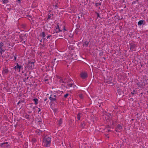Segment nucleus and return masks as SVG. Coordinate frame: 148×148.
I'll return each mask as SVG.
<instances>
[{"instance_id":"4468645a","label":"nucleus","mask_w":148,"mask_h":148,"mask_svg":"<svg viewBox=\"0 0 148 148\" xmlns=\"http://www.w3.org/2000/svg\"><path fill=\"white\" fill-rule=\"evenodd\" d=\"M8 69H4L3 71V73L4 74H7L8 73Z\"/></svg>"},{"instance_id":"2f4dec72","label":"nucleus","mask_w":148,"mask_h":148,"mask_svg":"<svg viewBox=\"0 0 148 148\" xmlns=\"http://www.w3.org/2000/svg\"><path fill=\"white\" fill-rule=\"evenodd\" d=\"M79 96L81 99H83V96L82 94H79Z\"/></svg>"},{"instance_id":"4c0bfd02","label":"nucleus","mask_w":148,"mask_h":148,"mask_svg":"<svg viewBox=\"0 0 148 148\" xmlns=\"http://www.w3.org/2000/svg\"><path fill=\"white\" fill-rule=\"evenodd\" d=\"M14 69H18V68L17 67V65L15 66L14 67Z\"/></svg>"},{"instance_id":"39448f33","label":"nucleus","mask_w":148,"mask_h":148,"mask_svg":"<svg viewBox=\"0 0 148 148\" xmlns=\"http://www.w3.org/2000/svg\"><path fill=\"white\" fill-rule=\"evenodd\" d=\"M106 116L105 117L107 121H110L111 120L112 117L111 114L108 113L107 114H106Z\"/></svg>"},{"instance_id":"13d9d810","label":"nucleus","mask_w":148,"mask_h":148,"mask_svg":"<svg viewBox=\"0 0 148 148\" xmlns=\"http://www.w3.org/2000/svg\"><path fill=\"white\" fill-rule=\"evenodd\" d=\"M56 111V110H55V111H54V112H55Z\"/></svg>"},{"instance_id":"ddd939ff","label":"nucleus","mask_w":148,"mask_h":148,"mask_svg":"<svg viewBox=\"0 0 148 148\" xmlns=\"http://www.w3.org/2000/svg\"><path fill=\"white\" fill-rule=\"evenodd\" d=\"M89 42L88 41H85L84 42L83 46L84 47H88Z\"/></svg>"},{"instance_id":"864d4df0","label":"nucleus","mask_w":148,"mask_h":148,"mask_svg":"<svg viewBox=\"0 0 148 148\" xmlns=\"http://www.w3.org/2000/svg\"><path fill=\"white\" fill-rule=\"evenodd\" d=\"M35 108V107H33V109H34Z\"/></svg>"},{"instance_id":"a878e982","label":"nucleus","mask_w":148,"mask_h":148,"mask_svg":"<svg viewBox=\"0 0 148 148\" xmlns=\"http://www.w3.org/2000/svg\"><path fill=\"white\" fill-rule=\"evenodd\" d=\"M101 3H95V5L96 6H97L98 5H101Z\"/></svg>"},{"instance_id":"bb28decb","label":"nucleus","mask_w":148,"mask_h":148,"mask_svg":"<svg viewBox=\"0 0 148 148\" xmlns=\"http://www.w3.org/2000/svg\"><path fill=\"white\" fill-rule=\"evenodd\" d=\"M23 102H24V101L23 100H20L19 102H18V103H17V104L18 105L20 103H22Z\"/></svg>"},{"instance_id":"9d476101","label":"nucleus","mask_w":148,"mask_h":148,"mask_svg":"<svg viewBox=\"0 0 148 148\" xmlns=\"http://www.w3.org/2000/svg\"><path fill=\"white\" fill-rule=\"evenodd\" d=\"M25 36L26 34L25 35L21 34V36H20V38L21 41L24 40V38L25 37Z\"/></svg>"},{"instance_id":"8fccbe9b","label":"nucleus","mask_w":148,"mask_h":148,"mask_svg":"<svg viewBox=\"0 0 148 148\" xmlns=\"http://www.w3.org/2000/svg\"><path fill=\"white\" fill-rule=\"evenodd\" d=\"M42 46H43V47H45V45L44 44L43 45H42Z\"/></svg>"},{"instance_id":"393cba45","label":"nucleus","mask_w":148,"mask_h":148,"mask_svg":"<svg viewBox=\"0 0 148 148\" xmlns=\"http://www.w3.org/2000/svg\"><path fill=\"white\" fill-rule=\"evenodd\" d=\"M3 3L4 4H7L8 2V0H2Z\"/></svg>"},{"instance_id":"603ef678","label":"nucleus","mask_w":148,"mask_h":148,"mask_svg":"<svg viewBox=\"0 0 148 148\" xmlns=\"http://www.w3.org/2000/svg\"><path fill=\"white\" fill-rule=\"evenodd\" d=\"M22 43H25V41H23V42H22Z\"/></svg>"},{"instance_id":"4be33fe9","label":"nucleus","mask_w":148,"mask_h":148,"mask_svg":"<svg viewBox=\"0 0 148 148\" xmlns=\"http://www.w3.org/2000/svg\"><path fill=\"white\" fill-rule=\"evenodd\" d=\"M3 44L2 42H1L0 44V49H1V51L2 50V47H3Z\"/></svg>"},{"instance_id":"c756f323","label":"nucleus","mask_w":148,"mask_h":148,"mask_svg":"<svg viewBox=\"0 0 148 148\" xmlns=\"http://www.w3.org/2000/svg\"><path fill=\"white\" fill-rule=\"evenodd\" d=\"M69 95V94L68 93H66L64 95V98H66Z\"/></svg>"},{"instance_id":"bf43d9fd","label":"nucleus","mask_w":148,"mask_h":148,"mask_svg":"<svg viewBox=\"0 0 148 148\" xmlns=\"http://www.w3.org/2000/svg\"><path fill=\"white\" fill-rule=\"evenodd\" d=\"M56 111V110H55V111H54V112H55Z\"/></svg>"},{"instance_id":"f03ea898","label":"nucleus","mask_w":148,"mask_h":148,"mask_svg":"<svg viewBox=\"0 0 148 148\" xmlns=\"http://www.w3.org/2000/svg\"><path fill=\"white\" fill-rule=\"evenodd\" d=\"M8 142H5L0 144V147L1 148H10V146L8 144Z\"/></svg>"},{"instance_id":"de8ad7c7","label":"nucleus","mask_w":148,"mask_h":148,"mask_svg":"<svg viewBox=\"0 0 148 148\" xmlns=\"http://www.w3.org/2000/svg\"><path fill=\"white\" fill-rule=\"evenodd\" d=\"M18 1H19V2H20L21 1H20V0H18Z\"/></svg>"},{"instance_id":"a18cd8bd","label":"nucleus","mask_w":148,"mask_h":148,"mask_svg":"<svg viewBox=\"0 0 148 148\" xmlns=\"http://www.w3.org/2000/svg\"><path fill=\"white\" fill-rule=\"evenodd\" d=\"M40 41L41 42H42V39L41 40H40Z\"/></svg>"},{"instance_id":"79ce46f5","label":"nucleus","mask_w":148,"mask_h":148,"mask_svg":"<svg viewBox=\"0 0 148 148\" xmlns=\"http://www.w3.org/2000/svg\"><path fill=\"white\" fill-rule=\"evenodd\" d=\"M47 99L46 98L45 99H44V101H46V100H47Z\"/></svg>"},{"instance_id":"ea45409f","label":"nucleus","mask_w":148,"mask_h":148,"mask_svg":"<svg viewBox=\"0 0 148 148\" xmlns=\"http://www.w3.org/2000/svg\"><path fill=\"white\" fill-rule=\"evenodd\" d=\"M38 112H39L40 111L41 109L40 108H38Z\"/></svg>"},{"instance_id":"5701e85b","label":"nucleus","mask_w":148,"mask_h":148,"mask_svg":"<svg viewBox=\"0 0 148 148\" xmlns=\"http://www.w3.org/2000/svg\"><path fill=\"white\" fill-rule=\"evenodd\" d=\"M16 65H17V67L18 68V69H19V70H20V69L21 68L22 66H20L18 63H16Z\"/></svg>"},{"instance_id":"aec40b11","label":"nucleus","mask_w":148,"mask_h":148,"mask_svg":"<svg viewBox=\"0 0 148 148\" xmlns=\"http://www.w3.org/2000/svg\"><path fill=\"white\" fill-rule=\"evenodd\" d=\"M62 124V121L61 119H60L58 121V124L59 125H60Z\"/></svg>"},{"instance_id":"58836bf2","label":"nucleus","mask_w":148,"mask_h":148,"mask_svg":"<svg viewBox=\"0 0 148 148\" xmlns=\"http://www.w3.org/2000/svg\"><path fill=\"white\" fill-rule=\"evenodd\" d=\"M16 57L15 56H14V60H16Z\"/></svg>"},{"instance_id":"f257e3e1","label":"nucleus","mask_w":148,"mask_h":148,"mask_svg":"<svg viewBox=\"0 0 148 148\" xmlns=\"http://www.w3.org/2000/svg\"><path fill=\"white\" fill-rule=\"evenodd\" d=\"M51 138L49 136H46L43 140V145L44 146L48 147L50 146L51 143Z\"/></svg>"},{"instance_id":"f8f14e48","label":"nucleus","mask_w":148,"mask_h":148,"mask_svg":"<svg viewBox=\"0 0 148 148\" xmlns=\"http://www.w3.org/2000/svg\"><path fill=\"white\" fill-rule=\"evenodd\" d=\"M61 31L59 29V25H58L57 26L56 28V33H58V32H61Z\"/></svg>"},{"instance_id":"f704fd0d","label":"nucleus","mask_w":148,"mask_h":148,"mask_svg":"<svg viewBox=\"0 0 148 148\" xmlns=\"http://www.w3.org/2000/svg\"><path fill=\"white\" fill-rule=\"evenodd\" d=\"M105 136L106 138H109V136H108V134H105Z\"/></svg>"},{"instance_id":"cd10ccee","label":"nucleus","mask_w":148,"mask_h":148,"mask_svg":"<svg viewBox=\"0 0 148 148\" xmlns=\"http://www.w3.org/2000/svg\"><path fill=\"white\" fill-rule=\"evenodd\" d=\"M25 117L27 119H29V115L26 114L25 115Z\"/></svg>"},{"instance_id":"423d86ee","label":"nucleus","mask_w":148,"mask_h":148,"mask_svg":"<svg viewBox=\"0 0 148 148\" xmlns=\"http://www.w3.org/2000/svg\"><path fill=\"white\" fill-rule=\"evenodd\" d=\"M122 129V126L120 124H118L117 127L115 128V131H116V132H119Z\"/></svg>"},{"instance_id":"4d7b16f0","label":"nucleus","mask_w":148,"mask_h":148,"mask_svg":"<svg viewBox=\"0 0 148 148\" xmlns=\"http://www.w3.org/2000/svg\"><path fill=\"white\" fill-rule=\"evenodd\" d=\"M56 59H54V60H56Z\"/></svg>"},{"instance_id":"5fc2aeb1","label":"nucleus","mask_w":148,"mask_h":148,"mask_svg":"<svg viewBox=\"0 0 148 148\" xmlns=\"http://www.w3.org/2000/svg\"><path fill=\"white\" fill-rule=\"evenodd\" d=\"M137 84L138 85V86H139V84Z\"/></svg>"},{"instance_id":"c03bdc74","label":"nucleus","mask_w":148,"mask_h":148,"mask_svg":"<svg viewBox=\"0 0 148 148\" xmlns=\"http://www.w3.org/2000/svg\"><path fill=\"white\" fill-rule=\"evenodd\" d=\"M99 14L98 13L97 14V16L98 17H99Z\"/></svg>"},{"instance_id":"b1692460","label":"nucleus","mask_w":148,"mask_h":148,"mask_svg":"<svg viewBox=\"0 0 148 148\" xmlns=\"http://www.w3.org/2000/svg\"><path fill=\"white\" fill-rule=\"evenodd\" d=\"M73 84H73H67L66 86L68 87H72V85Z\"/></svg>"},{"instance_id":"49530a36","label":"nucleus","mask_w":148,"mask_h":148,"mask_svg":"<svg viewBox=\"0 0 148 148\" xmlns=\"http://www.w3.org/2000/svg\"><path fill=\"white\" fill-rule=\"evenodd\" d=\"M59 77H60L59 76H57V78L59 79Z\"/></svg>"},{"instance_id":"e433bc0d","label":"nucleus","mask_w":148,"mask_h":148,"mask_svg":"<svg viewBox=\"0 0 148 148\" xmlns=\"http://www.w3.org/2000/svg\"><path fill=\"white\" fill-rule=\"evenodd\" d=\"M51 35H49V36H48L47 37V39H48L50 37H51Z\"/></svg>"},{"instance_id":"7c9ffc66","label":"nucleus","mask_w":148,"mask_h":148,"mask_svg":"<svg viewBox=\"0 0 148 148\" xmlns=\"http://www.w3.org/2000/svg\"><path fill=\"white\" fill-rule=\"evenodd\" d=\"M5 50V49H2V50L1 51V49H0V53H1V54L2 55V51H4Z\"/></svg>"},{"instance_id":"c85d7f7f","label":"nucleus","mask_w":148,"mask_h":148,"mask_svg":"<svg viewBox=\"0 0 148 148\" xmlns=\"http://www.w3.org/2000/svg\"><path fill=\"white\" fill-rule=\"evenodd\" d=\"M82 17V15L81 14H78V18L79 19H80V18L81 17Z\"/></svg>"},{"instance_id":"a19ab883","label":"nucleus","mask_w":148,"mask_h":148,"mask_svg":"<svg viewBox=\"0 0 148 148\" xmlns=\"http://www.w3.org/2000/svg\"><path fill=\"white\" fill-rule=\"evenodd\" d=\"M136 3V2L135 1H134V2H133L132 3V4H133L134 3Z\"/></svg>"},{"instance_id":"dca6fc26","label":"nucleus","mask_w":148,"mask_h":148,"mask_svg":"<svg viewBox=\"0 0 148 148\" xmlns=\"http://www.w3.org/2000/svg\"><path fill=\"white\" fill-rule=\"evenodd\" d=\"M81 114L80 113H79L77 114V120L78 121L80 119Z\"/></svg>"},{"instance_id":"3c124183","label":"nucleus","mask_w":148,"mask_h":148,"mask_svg":"<svg viewBox=\"0 0 148 148\" xmlns=\"http://www.w3.org/2000/svg\"><path fill=\"white\" fill-rule=\"evenodd\" d=\"M38 122H41V121H38Z\"/></svg>"},{"instance_id":"09e8293b","label":"nucleus","mask_w":148,"mask_h":148,"mask_svg":"<svg viewBox=\"0 0 148 148\" xmlns=\"http://www.w3.org/2000/svg\"><path fill=\"white\" fill-rule=\"evenodd\" d=\"M55 6V7H57V5H56Z\"/></svg>"},{"instance_id":"a211bd4d","label":"nucleus","mask_w":148,"mask_h":148,"mask_svg":"<svg viewBox=\"0 0 148 148\" xmlns=\"http://www.w3.org/2000/svg\"><path fill=\"white\" fill-rule=\"evenodd\" d=\"M59 79H60L59 82L60 83H63L64 82L63 81V78L62 77H59Z\"/></svg>"},{"instance_id":"7ed1b4c3","label":"nucleus","mask_w":148,"mask_h":148,"mask_svg":"<svg viewBox=\"0 0 148 148\" xmlns=\"http://www.w3.org/2000/svg\"><path fill=\"white\" fill-rule=\"evenodd\" d=\"M35 62L34 60V62H31L30 61H28V64H27V66L29 69H32V67L34 66V64Z\"/></svg>"},{"instance_id":"9b49d317","label":"nucleus","mask_w":148,"mask_h":148,"mask_svg":"<svg viewBox=\"0 0 148 148\" xmlns=\"http://www.w3.org/2000/svg\"><path fill=\"white\" fill-rule=\"evenodd\" d=\"M85 125L86 124L84 123V122H81V125H80V127H82V129H84Z\"/></svg>"},{"instance_id":"f3484780","label":"nucleus","mask_w":148,"mask_h":148,"mask_svg":"<svg viewBox=\"0 0 148 148\" xmlns=\"http://www.w3.org/2000/svg\"><path fill=\"white\" fill-rule=\"evenodd\" d=\"M33 100L35 102V105H36L38 103V100L37 99L35 98L33 99Z\"/></svg>"},{"instance_id":"c9c22d12","label":"nucleus","mask_w":148,"mask_h":148,"mask_svg":"<svg viewBox=\"0 0 148 148\" xmlns=\"http://www.w3.org/2000/svg\"><path fill=\"white\" fill-rule=\"evenodd\" d=\"M28 78H29V77H27V78H25L24 79V81L25 82L27 79H28Z\"/></svg>"},{"instance_id":"6e6552de","label":"nucleus","mask_w":148,"mask_h":148,"mask_svg":"<svg viewBox=\"0 0 148 148\" xmlns=\"http://www.w3.org/2000/svg\"><path fill=\"white\" fill-rule=\"evenodd\" d=\"M136 45L133 43H131L130 44V48L131 50L135 51Z\"/></svg>"},{"instance_id":"20e7f679","label":"nucleus","mask_w":148,"mask_h":148,"mask_svg":"<svg viewBox=\"0 0 148 148\" xmlns=\"http://www.w3.org/2000/svg\"><path fill=\"white\" fill-rule=\"evenodd\" d=\"M56 96L54 94H51L49 98L52 102L56 101Z\"/></svg>"},{"instance_id":"72a5a7b5","label":"nucleus","mask_w":148,"mask_h":148,"mask_svg":"<svg viewBox=\"0 0 148 148\" xmlns=\"http://www.w3.org/2000/svg\"><path fill=\"white\" fill-rule=\"evenodd\" d=\"M36 140L35 138H33L32 139V142H33V143H34L36 142Z\"/></svg>"},{"instance_id":"0eeeda50","label":"nucleus","mask_w":148,"mask_h":148,"mask_svg":"<svg viewBox=\"0 0 148 148\" xmlns=\"http://www.w3.org/2000/svg\"><path fill=\"white\" fill-rule=\"evenodd\" d=\"M81 77L83 79H85L87 77V73L85 72H82L80 74Z\"/></svg>"},{"instance_id":"2eb2a0df","label":"nucleus","mask_w":148,"mask_h":148,"mask_svg":"<svg viewBox=\"0 0 148 148\" xmlns=\"http://www.w3.org/2000/svg\"><path fill=\"white\" fill-rule=\"evenodd\" d=\"M144 21L143 20H140L139 21L138 23V25H140L142 24L143 23Z\"/></svg>"},{"instance_id":"6e6d98bb","label":"nucleus","mask_w":148,"mask_h":148,"mask_svg":"<svg viewBox=\"0 0 148 148\" xmlns=\"http://www.w3.org/2000/svg\"><path fill=\"white\" fill-rule=\"evenodd\" d=\"M137 1H138L139 0H136Z\"/></svg>"},{"instance_id":"1a4fd4ad","label":"nucleus","mask_w":148,"mask_h":148,"mask_svg":"<svg viewBox=\"0 0 148 148\" xmlns=\"http://www.w3.org/2000/svg\"><path fill=\"white\" fill-rule=\"evenodd\" d=\"M42 39L44 41V42H46L47 41V39H46L45 38H44L45 37V34L44 32H43L42 33Z\"/></svg>"},{"instance_id":"37998d69","label":"nucleus","mask_w":148,"mask_h":148,"mask_svg":"<svg viewBox=\"0 0 148 148\" xmlns=\"http://www.w3.org/2000/svg\"><path fill=\"white\" fill-rule=\"evenodd\" d=\"M28 113L29 114L30 113H31L32 112H28Z\"/></svg>"},{"instance_id":"473e14b6","label":"nucleus","mask_w":148,"mask_h":148,"mask_svg":"<svg viewBox=\"0 0 148 148\" xmlns=\"http://www.w3.org/2000/svg\"><path fill=\"white\" fill-rule=\"evenodd\" d=\"M51 14H50V15H48V18L47 19V20L50 19L51 17Z\"/></svg>"},{"instance_id":"412c9836","label":"nucleus","mask_w":148,"mask_h":148,"mask_svg":"<svg viewBox=\"0 0 148 148\" xmlns=\"http://www.w3.org/2000/svg\"><path fill=\"white\" fill-rule=\"evenodd\" d=\"M137 90H134L133 92H131V94L133 95L134 94H136L137 93Z\"/></svg>"},{"instance_id":"6ab92c4d","label":"nucleus","mask_w":148,"mask_h":148,"mask_svg":"<svg viewBox=\"0 0 148 148\" xmlns=\"http://www.w3.org/2000/svg\"><path fill=\"white\" fill-rule=\"evenodd\" d=\"M109 125H107L106 127V131L107 132H109L111 131L110 130V129H108V128H109Z\"/></svg>"}]
</instances>
